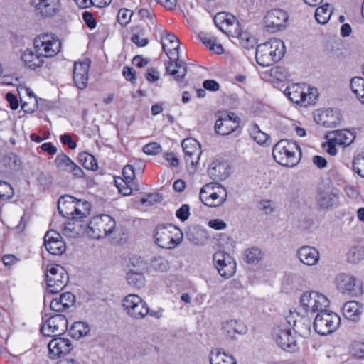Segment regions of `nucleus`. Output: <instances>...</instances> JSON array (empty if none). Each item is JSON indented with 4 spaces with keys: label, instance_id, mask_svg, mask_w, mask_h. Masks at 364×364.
<instances>
[{
    "label": "nucleus",
    "instance_id": "1",
    "mask_svg": "<svg viewBox=\"0 0 364 364\" xmlns=\"http://www.w3.org/2000/svg\"><path fill=\"white\" fill-rule=\"evenodd\" d=\"M33 49L26 50L21 56L25 65L31 70L42 66L45 58L55 55L60 50V42L52 35L43 33L33 41Z\"/></svg>",
    "mask_w": 364,
    "mask_h": 364
},
{
    "label": "nucleus",
    "instance_id": "2",
    "mask_svg": "<svg viewBox=\"0 0 364 364\" xmlns=\"http://www.w3.org/2000/svg\"><path fill=\"white\" fill-rule=\"evenodd\" d=\"M180 41L176 36L171 33H167L165 36L161 37V45L166 54H173L174 51L177 53V58L174 61L169 57V61L166 65V73L173 76L175 80L182 81L187 73V65L185 62L179 59Z\"/></svg>",
    "mask_w": 364,
    "mask_h": 364
},
{
    "label": "nucleus",
    "instance_id": "3",
    "mask_svg": "<svg viewBox=\"0 0 364 364\" xmlns=\"http://www.w3.org/2000/svg\"><path fill=\"white\" fill-rule=\"evenodd\" d=\"M272 156L279 164L293 167L300 161L301 151L296 141L282 139L273 146Z\"/></svg>",
    "mask_w": 364,
    "mask_h": 364
},
{
    "label": "nucleus",
    "instance_id": "4",
    "mask_svg": "<svg viewBox=\"0 0 364 364\" xmlns=\"http://www.w3.org/2000/svg\"><path fill=\"white\" fill-rule=\"evenodd\" d=\"M285 50V45L282 40L272 38L257 46L255 58L259 65L268 67L280 60Z\"/></svg>",
    "mask_w": 364,
    "mask_h": 364
},
{
    "label": "nucleus",
    "instance_id": "5",
    "mask_svg": "<svg viewBox=\"0 0 364 364\" xmlns=\"http://www.w3.org/2000/svg\"><path fill=\"white\" fill-rule=\"evenodd\" d=\"M59 213L65 218H72L76 222L90 215L91 205L86 200H77L75 197L65 195L60 197L58 201Z\"/></svg>",
    "mask_w": 364,
    "mask_h": 364
},
{
    "label": "nucleus",
    "instance_id": "6",
    "mask_svg": "<svg viewBox=\"0 0 364 364\" xmlns=\"http://www.w3.org/2000/svg\"><path fill=\"white\" fill-rule=\"evenodd\" d=\"M156 243L162 248L173 249L183 240V232L172 224L159 225L154 232Z\"/></svg>",
    "mask_w": 364,
    "mask_h": 364
},
{
    "label": "nucleus",
    "instance_id": "7",
    "mask_svg": "<svg viewBox=\"0 0 364 364\" xmlns=\"http://www.w3.org/2000/svg\"><path fill=\"white\" fill-rule=\"evenodd\" d=\"M115 225V220L108 215L95 216L86 225L87 233L93 239H100L111 234Z\"/></svg>",
    "mask_w": 364,
    "mask_h": 364
},
{
    "label": "nucleus",
    "instance_id": "8",
    "mask_svg": "<svg viewBox=\"0 0 364 364\" xmlns=\"http://www.w3.org/2000/svg\"><path fill=\"white\" fill-rule=\"evenodd\" d=\"M341 325V318L335 312L326 309L318 313L314 318V328L320 335L326 336L332 333Z\"/></svg>",
    "mask_w": 364,
    "mask_h": 364
},
{
    "label": "nucleus",
    "instance_id": "9",
    "mask_svg": "<svg viewBox=\"0 0 364 364\" xmlns=\"http://www.w3.org/2000/svg\"><path fill=\"white\" fill-rule=\"evenodd\" d=\"M122 306L129 316L136 319L144 318L147 314L156 316V312L150 311L146 301L134 294H129L122 299Z\"/></svg>",
    "mask_w": 364,
    "mask_h": 364
},
{
    "label": "nucleus",
    "instance_id": "10",
    "mask_svg": "<svg viewBox=\"0 0 364 364\" xmlns=\"http://www.w3.org/2000/svg\"><path fill=\"white\" fill-rule=\"evenodd\" d=\"M46 282L48 292L57 294L68 283L69 277L66 270L58 264H49L46 268Z\"/></svg>",
    "mask_w": 364,
    "mask_h": 364
},
{
    "label": "nucleus",
    "instance_id": "11",
    "mask_svg": "<svg viewBox=\"0 0 364 364\" xmlns=\"http://www.w3.org/2000/svg\"><path fill=\"white\" fill-rule=\"evenodd\" d=\"M330 301L323 294L306 291L300 297V305L306 313H319L329 306Z\"/></svg>",
    "mask_w": 364,
    "mask_h": 364
},
{
    "label": "nucleus",
    "instance_id": "12",
    "mask_svg": "<svg viewBox=\"0 0 364 364\" xmlns=\"http://www.w3.org/2000/svg\"><path fill=\"white\" fill-rule=\"evenodd\" d=\"M335 283L338 291L342 294L358 296L363 294L360 281L350 274H338L336 277Z\"/></svg>",
    "mask_w": 364,
    "mask_h": 364
},
{
    "label": "nucleus",
    "instance_id": "13",
    "mask_svg": "<svg viewBox=\"0 0 364 364\" xmlns=\"http://www.w3.org/2000/svg\"><path fill=\"white\" fill-rule=\"evenodd\" d=\"M68 321L60 314L50 316L44 322L41 331L45 336H60L68 330Z\"/></svg>",
    "mask_w": 364,
    "mask_h": 364
},
{
    "label": "nucleus",
    "instance_id": "14",
    "mask_svg": "<svg viewBox=\"0 0 364 364\" xmlns=\"http://www.w3.org/2000/svg\"><path fill=\"white\" fill-rule=\"evenodd\" d=\"M213 259L220 276L229 278L235 274L236 262L228 253L223 251L216 252L213 256Z\"/></svg>",
    "mask_w": 364,
    "mask_h": 364
},
{
    "label": "nucleus",
    "instance_id": "15",
    "mask_svg": "<svg viewBox=\"0 0 364 364\" xmlns=\"http://www.w3.org/2000/svg\"><path fill=\"white\" fill-rule=\"evenodd\" d=\"M289 18L288 14L282 9H274L269 11L264 17L267 30L274 33L284 29Z\"/></svg>",
    "mask_w": 364,
    "mask_h": 364
},
{
    "label": "nucleus",
    "instance_id": "16",
    "mask_svg": "<svg viewBox=\"0 0 364 364\" xmlns=\"http://www.w3.org/2000/svg\"><path fill=\"white\" fill-rule=\"evenodd\" d=\"M36 14L42 18H53L60 11V0H31Z\"/></svg>",
    "mask_w": 364,
    "mask_h": 364
},
{
    "label": "nucleus",
    "instance_id": "17",
    "mask_svg": "<svg viewBox=\"0 0 364 364\" xmlns=\"http://www.w3.org/2000/svg\"><path fill=\"white\" fill-rule=\"evenodd\" d=\"M272 335L277 345L283 350L287 351H294L296 350V342L291 336L290 329L279 326L274 328Z\"/></svg>",
    "mask_w": 364,
    "mask_h": 364
},
{
    "label": "nucleus",
    "instance_id": "18",
    "mask_svg": "<svg viewBox=\"0 0 364 364\" xmlns=\"http://www.w3.org/2000/svg\"><path fill=\"white\" fill-rule=\"evenodd\" d=\"M44 246L54 255H61L65 252L66 245L61 235L54 230L47 231L44 236Z\"/></svg>",
    "mask_w": 364,
    "mask_h": 364
},
{
    "label": "nucleus",
    "instance_id": "19",
    "mask_svg": "<svg viewBox=\"0 0 364 364\" xmlns=\"http://www.w3.org/2000/svg\"><path fill=\"white\" fill-rule=\"evenodd\" d=\"M129 267V269L127 273L128 284L137 289L144 287L145 278L143 270L145 269V264L144 262L137 260V265L132 262V264Z\"/></svg>",
    "mask_w": 364,
    "mask_h": 364
},
{
    "label": "nucleus",
    "instance_id": "20",
    "mask_svg": "<svg viewBox=\"0 0 364 364\" xmlns=\"http://www.w3.org/2000/svg\"><path fill=\"white\" fill-rule=\"evenodd\" d=\"M48 348L50 358L56 359L69 353L72 349V344L69 339L56 337L49 342Z\"/></svg>",
    "mask_w": 364,
    "mask_h": 364
},
{
    "label": "nucleus",
    "instance_id": "21",
    "mask_svg": "<svg viewBox=\"0 0 364 364\" xmlns=\"http://www.w3.org/2000/svg\"><path fill=\"white\" fill-rule=\"evenodd\" d=\"M186 238L195 245H203L208 239L206 230L199 225H191L186 232Z\"/></svg>",
    "mask_w": 364,
    "mask_h": 364
},
{
    "label": "nucleus",
    "instance_id": "22",
    "mask_svg": "<svg viewBox=\"0 0 364 364\" xmlns=\"http://www.w3.org/2000/svg\"><path fill=\"white\" fill-rule=\"evenodd\" d=\"M298 259L306 265L312 266L318 262L320 255L318 251L310 246H303L297 250Z\"/></svg>",
    "mask_w": 364,
    "mask_h": 364
},
{
    "label": "nucleus",
    "instance_id": "23",
    "mask_svg": "<svg viewBox=\"0 0 364 364\" xmlns=\"http://www.w3.org/2000/svg\"><path fill=\"white\" fill-rule=\"evenodd\" d=\"M237 22L238 21L233 15L225 12H219L214 17L215 26L228 35H229L228 31H232Z\"/></svg>",
    "mask_w": 364,
    "mask_h": 364
},
{
    "label": "nucleus",
    "instance_id": "24",
    "mask_svg": "<svg viewBox=\"0 0 364 364\" xmlns=\"http://www.w3.org/2000/svg\"><path fill=\"white\" fill-rule=\"evenodd\" d=\"M228 191L225 187L218 188L215 193L208 195L201 202L208 207L216 208L222 205L227 200Z\"/></svg>",
    "mask_w": 364,
    "mask_h": 364
},
{
    "label": "nucleus",
    "instance_id": "25",
    "mask_svg": "<svg viewBox=\"0 0 364 364\" xmlns=\"http://www.w3.org/2000/svg\"><path fill=\"white\" fill-rule=\"evenodd\" d=\"M75 301V296L70 292H65L60 294L59 298L53 299L50 308L55 312H61L72 306Z\"/></svg>",
    "mask_w": 364,
    "mask_h": 364
},
{
    "label": "nucleus",
    "instance_id": "26",
    "mask_svg": "<svg viewBox=\"0 0 364 364\" xmlns=\"http://www.w3.org/2000/svg\"><path fill=\"white\" fill-rule=\"evenodd\" d=\"M305 87L299 84H291L284 90L285 95L294 103L304 105Z\"/></svg>",
    "mask_w": 364,
    "mask_h": 364
},
{
    "label": "nucleus",
    "instance_id": "27",
    "mask_svg": "<svg viewBox=\"0 0 364 364\" xmlns=\"http://www.w3.org/2000/svg\"><path fill=\"white\" fill-rule=\"evenodd\" d=\"M229 31V36L237 38L239 43L245 48L249 49L253 48L255 44V38L247 32L242 31L239 22L232 28V31Z\"/></svg>",
    "mask_w": 364,
    "mask_h": 364
},
{
    "label": "nucleus",
    "instance_id": "28",
    "mask_svg": "<svg viewBox=\"0 0 364 364\" xmlns=\"http://www.w3.org/2000/svg\"><path fill=\"white\" fill-rule=\"evenodd\" d=\"M184 157L193 156L195 159H200L201 154L200 146L198 141L192 138H187L183 140L181 143Z\"/></svg>",
    "mask_w": 364,
    "mask_h": 364
},
{
    "label": "nucleus",
    "instance_id": "29",
    "mask_svg": "<svg viewBox=\"0 0 364 364\" xmlns=\"http://www.w3.org/2000/svg\"><path fill=\"white\" fill-rule=\"evenodd\" d=\"M344 316L352 321H358L363 312V306L355 301L346 302L343 307Z\"/></svg>",
    "mask_w": 364,
    "mask_h": 364
},
{
    "label": "nucleus",
    "instance_id": "30",
    "mask_svg": "<svg viewBox=\"0 0 364 364\" xmlns=\"http://www.w3.org/2000/svg\"><path fill=\"white\" fill-rule=\"evenodd\" d=\"M208 173L214 181H223L229 175L226 164L220 162H212L208 168Z\"/></svg>",
    "mask_w": 364,
    "mask_h": 364
},
{
    "label": "nucleus",
    "instance_id": "31",
    "mask_svg": "<svg viewBox=\"0 0 364 364\" xmlns=\"http://www.w3.org/2000/svg\"><path fill=\"white\" fill-rule=\"evenodd\" d=\"M240 125L237 120L235 122L229 119H218L215 124V130L217 134L228 135L234 132Z\"/></svg>",
    "mask_w": 364,
    "mask_h": 364
},
{
    "label": "nucleus",
    "instance_id": "32",
    "mask_svg": "<svg viewBox=\"0 0 364 364\" xmlns=\"http://www.w3.org/2000/svg\"><path fill=\"white\" fill-rule=\"evenodd\" d=\"M333 135L332 139L335 143H337L338 145L347 146H349L355 139V135L354 132L350 131L349 129H341L336 130L333 133L330 134V135Z\"/></svg>",
    "mask_w": 364,
    "mask_h": 364
},
{
    "label": "nucleus",
    "instance_id": "33",
    "mask_svg": "<svg viewBox=\"0 0 364 364\" xmlns=\"http://www.w3.org/2000/svg\"><path fill=\"white\" fill-rule=\"evenodd\" d=\"M336 194L333 191L319 189L316 197V203L321 208H328L333 205Z\"/></svg>",
    "mask_w": 364,
    "mask_h": 364
},
{
    "label": "nucleus",
    "instance_id": "34",
    "mask_svg": "<svg viewBox=\"0 0 364 364\" xmlns=\"http://www.w3.org/2000/svg\"><path fill=\"white\" fill-rule=\"evenodd\" d=\"M131 41L138 47H144L149 43V40L146 37V29L141 26H135L131 30Z\"/></svg>",
    "mask_w": 364,
    "mask_h": 364
},
{
    "label": "nucleus",
    "instance_id": "35",
    "mask_svg": "<svg viewBox=\"0 0 364 364\" xmlns=\"http://www.w3.org/2000/svg\"><path fill=\"white\" fill-rule=\"evenodd\" d=\"M209 361L210 364H236L235 358L224 352H221L219 349L210 352Z\"/></svg>",
    "mask_w": 364,
    "mask_h": 364
},
{
    "label": "nucleus",
    "instance_id": "36",
    "mask_svg": "<svg viewBox=\"0 0 364 364\" xmlns=\"http://www.w3.org/2000/svg\"><path fill=\"white\" fill-rule=\"evenodd\" d=\"M198 38L202 41V43L206 46V47L209 48L210 50H214L217 53H221L223 52V46L219 44H216V38L206 32H200L198 34Z\"/></svg>",
    "mask_w": 364,
    "mask_h": 364
},
{
    "label": "nucleus",
    "instance_id": "37",
    "mask_svg": "<svg viewBox=\"0 0 364 364\" xmlns=\"http://www.w3.org/2000/svg\"><path fill=\"white\" fill-rule=\"evenodd\" d=\"M350 86L352 92L355 94L358 99L364 104V78L354 77L350 80Z\"/></svg>",
    "mask_w": 364,
    "mask_h": 364
},
{
    "label": "nucleus",
    "instance_id": "38",
    "mask_svg": "<svg viewBox=\"0 0 364 364\" xmlns=\"http://www.w3.org/2000/svg\"><path fill=\"white\" fill-rule=\"evenodd\" d=\"M263 252L257 247H250L244 252V260L248 264H257L263 259Z\"/></svg>",
    "mask_w": 364,
    "mask_h": 364
},
{
    "label": "nucleus",
    "instance_id": "39",
    "mask_svg": "<svg viewBox=\"0 0 364 364\" xmlns=\"http://www.w3.org/2000/svg\"><path fill=\"white\" fill-rule=\"evenodd\" d=\"M90 331V326L84 322H75L70 327L69 333L74 338L79 339L86 336Z\"/></svg>",
    "mask_w": 364,
    "mask_h": 364
},
{
    "label": "nucleus",
    "instance_id": "40",
    "mask_svg": "<svg viewBox=\"0 0 364 364\" xmlns=\"http://www.w3.org/2000/svg\"><path fill=\"white\" fill-rule=\"evenodd\" d=\"M331 14V5L329 4H325L316 9L315 18L318 23L325 24L328 21Z\"/></svg>",
    "mask_w": 364,
    "mask_h": 364
},
{
    "label": "nucleus",
    "instance_id": "41",
    "mask_svg": "<svg viewBox=\"0 0 364 364\" xmlns=\"http://www.w3.org/2000/svg\"><path fill=\"white\" fill-rule=\"evenodd\" d=\"M347 261L351 264H357L364 259V247L356 245L349 250L346 255Z\"/></svg>",
    "mask_w": 364,
    "mask_h": 364
},
{
    "label": "nucleus",
    "instance_id": "42",
    "mask_svg": "<svg viewBox=\"0 0 364 364\" xmlns=\"http://www.w3.org/2000/svg\"><path fill=\"white\" fill-rule=\"evenodd\" d=\"M55 164L56 167L63 171L68 172L73 164V161L65 154L62 153L58 154L55 161Z\"/></svg>",
    "mask_w": 364,
    "mask_h": 364
},
{
    "label": "nucleus",
    "instance_id": "43",
    "mask_svg": "<svg viewBox=\"0 0 364 364\" xmlns=\"http://www.w3.org/2000/svg\"><path fill=\"white\" fill-rule=\"evenodd\" d=\"M150 264L153 269L159 272H166L170 268L168 261L161 256L154 257Z\"/></svg>",
    "mask_w": 364,
    "mask_h": 364
},
{
    "label": "nucleus",
    "instance_id": "44",
    "mask_svg": "<svg viewBox=\"0 0 364 364\" xmlns=\"http://www.w3.org/2000/svg\"><path fill=\"white\" fill-rule=\"evenodd\" d=\"M251 136L257 144L260 145H269L268 139L269 137L268 134L262 132L257 125H255L252 129Z\"/></svg>",
    "mask_w": 364,
    "mask_h": 364
},
{
    "label": "nucleus",
    "instance_id": "45",
    "mask_svg": "<svg viewBox=\"0 0 364 364\" xmlns=\"http://www.w3.org/2000/svg\"><path fill=\"white\" fill-rule=\"evenodd\" d=\"M122 174L124 179L119 178L121 181V183H124V185H128L131 183L133 180L135 178V169L133 165H126L123 170Z\"/></svg>",
    "mask_w": 364,
    "mask_h": 364
},
{
    "label": "nucleus",
    "instance_id": "46",
    "mask_svg": "<svg viewBox=\"0 0 364 364\" xmlns=\"http://www.w3.org/2000/svg\"><path fill=\"white\" fill-rule=\"evenodd\" d=\"M79 159L85 168L95 170L97 168L96 160L92 155L86 153L82 154L80 155Z\"/></svg>",
    "mask_w": 364,
    "mask_h": 364
},
{
    "label": "nucleus",
    "instance_id": "47",
    "mask_svg": "<svg viewBox=\"0 0 364 364\" xmlns=\"http://www.w3.org/2000/svg\"><path fill=\"white\" fill-rule=\"evenodd\" d=\"M90 60L87 59L82 62L75 63L73 67V74L88 75Z\"/></svg>",
    "mask_w": 364,
    "mask_h": 364
},
{
    "label": "nucleus",
    "instance_id": "48",
    "mask_svg": "<svg viewBox=\"0 0 364 364\" xmlns=\"http://www.w3.org/2000/svg\"><path fill=\"white\" fill-rule=\"evenodd\" d=\"M223 187V186L221 184L218 183H208L201 188L199 198L200 199H203L208 195L211 194L212 193H215V190L218 189V188Z\"/></svg>",
    "mask_w": 364,
    "mask_h": 364
},
{
    "label": "nucleus",
    "instance_id": "49",
    "mask_svg": "<svg viewBox=\"0 0 364 364\" xmlns=\"http://www.w3.org/2000/svg\"><path fill=\"white\" fill-rule=\"evenodd\" d=\"M294 327L300 333L308 334L310 331V321L308 318H302L301 321H295Z\"/></svg>",
    "mask_w": 364,
    "mask_h": 364
},
{
    "label": "nucleus",
    "instance_id": "50",
    "mask_svg": "<svg viewBox=\"0 0 364 364\" xmlns=\"http://www.w3.org/2000/svg\"><path fill=\"white\" fill-rule=\"evenodd\" d=\"M162 196L158 193H149L146 198L141 199V203L147 206H151L161 202Z\"/></svg>",
    "mask_w": 364,
    "mask_h": 364
},
{
    "label": "nucleus",
    "instance_id": "51",
    "mask_svg": "<svg viewBox=\"0 0 364 364\" xmlns=\"http://www.w3.org/2000/svg\"><path fill=\"white\" fill-rule=\"evenodd\" d=\"M350 352L355 357H358L359 358H364V343L360 341H354L350 348Z\"/></svg>",
    "mask_w": 364,
    "mask_h": 364
},
{
    "label": "nucleus",
    "instance_id": "52",
    "mask_svg": "<svg viewBox=\"0 0 364 364\" xmlns=\"http://www.w3.org/2000/svg\"><path fill=\"white\" fill-rule=\"evenodd\" d=\"M133 12L131 10L122 9L118 12L117 19L119 24L126 26L131 20Z\"/></svg>",
    "mask_w": 364,
    "mask_h": 364
},
{
    "label": "nucleus",
    "instance_id": "53",
    "mask_svg": "<svg viewBox=\"0 0 364 364\" xmlns=\"http://www.w3.org/2000/svg\"><path fill=\"white\" fill-rule=\"evenodd\" d=\"M143 151L147 155H156L162 151V148L159 143L151 142L143 146Z\"/></svg>",
    "mask_w": 364,
    "mask_h": 364
},
{
    "label": "nucleus",
    "instance_id": "54",
    "mask_svg": "<svg viewBox=\"0 0 364 364\" xmlns=\"http://www.w3.org/2000/svg\"><path fill=\"white\" fill-rule=\"evenodd\" d=\"M353 169L361 177L364 178V156L358 155L353 161Z\"/></svg>",
    "mask_w": 364,
    "mask_h": 364
},
{
    "label": "nucleus",
    "instance_id": "55",
    "mask_svg": "<svg viewBox=\"0 0 364 364\" xmlns=\"http://www.w3.org/2000/svg\"><path fill=\"white\" fill-rule=\"evenodd\" d=\"M73 81L77 88L83 90L87 85L88 75L73 74Z\"/></svg>",
    "mask_w": 364,
    "mask_h": 364
},
{
    "label": "nucleus",
    "instance_id": "56",
    "mask_svg": "<svg viewBox=\"0 0 364 364\" xmlns=\"http://www.w3.org/2000/svg\"><path fill=\"white\" fill-rule=\"evenodd\" d=\"M336 145H338L337 143H335L332 137H330L328 141L322 144V148L329 155L335 156L337 154Z\"/></svg>",
    "mask_w": 364,
    "mask_h": 364
},
{
    "label": "nucleus",
    "instance_id": "57",
    "mask_svg": "<svg viewBox=\"0 0 364 364\" xmlns=\"http://www.w3.org/2000/svg\"><path fill=\"white\" fill-rule=\"evenodd\" d=\"M308 92H305L306 97H305L304 106H308L315 103V100L318 97V92L316 88H307Z\"/></svg>",
    "mask_w": 364,
    "mask_h": 364
},
{
    "label": "nucleus",
    "instance_id": "58",
    "mask_svg": "<svg viewBox=\"0 0 364 364\" xmlns=\"http://www.w3.org/2000/svg\"><path fill=\"white\" fill-rule=\"evenodd\" d=\"M228 327L230 330H232L234 333L238 334H244L247 332V328L242 322L237 321H231L228 323Z\"/></svg>",
    "mask_w": 364,
    "mask_h": 364
},
{
    "label": "nucleus",
    "instance_id": "59",
    "mask_svg": "<svg viewBox=\"0 0 364 364\" xmlns=\"http://www.w3.org/2000/svg\"><path fill=\"white\" fill-rule=\"evenodd\" d=\"M176 217L182 222L186 221L190 215V208L187 204H183L176 213Z\"/></svg>",
    "mask_w": 364,
    "mask_h": 364
},
{
    "label": "nucleus",
    "instance_id": "60",
    "mask_svg": "<svg viewBox=\"0 0 364 364\" xmlns=\"http://www.w3.org/2000/svg\"><path fill=\"white\" fill-rule=\"evenodd\" d=\"M82 18L84 21L85 22L87 26L90 28L93 29L97 26V22L95 19L93 18L92 14L89 11H85L82 14Z\"/></svg>",
    "mask_w": 364,
    "mask_h": 364
},
{
    "label": "nucleus",
    "instance_id": "61",
    "mask_svg": "<svg viewBox=\"0 0 364 364\" xmlns=\"http://www.w3.org/2000/svg\"><path fill=\"white\" fill-rule=\"evenodd\" d=\"M145 77L149 82H154L159 79L160 75L156 68H151L147 70Z\"/></svg>",
    "mask_w": 364,
    "mask_h": 364
},
{
    "label": "nucleus",
    "instance_id": "62",
    "mask_svg": "<svg viewBox=\"0 0 364 364\" xmlns=\"http://www.w3.org/2000/svg\"><path fill=\"white\" fill-rule=\"evenodd\" d=\"M63 144L67 145L70 149H75L77 146L76 143L72 139L69 134H63L60 137Z\"/></svg>",
    "mask_w": 364,
    "mask_h": 364
},
{
    "label": "nucleus",
    "instance_id": "63",
    "mask_svg": "<svg viewBox=\"0 0 364 364\" xmlns=\"http://www.w3.org/2000/svg\"><path fill=\"white\" fill-rule=\"evenodd\" d=\"M204 89L215 92L220 89V85L218 82L214 80H205L203 82Z\"/></svg>",
    "mask_w": 364,
    "mask_h": 364
},
{
    "label": "nucleus",
    "instance_id": "64",
    "mask_svg": "<svg viewBox=\"0 0 364 364\" xmlns=\"http://www.w3.org/2000/svg\"><path fill=\"white\" fill-rule=\"evenodd\" d=\"M122 74L125 79L128 81L133 82L136 80V72L132 68L124 67L123 69Z\"/></svg>",
    "mask_w": 364,
    "mask_h": 364
}]
</instances>
